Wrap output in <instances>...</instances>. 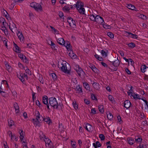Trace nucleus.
Returning a JSON list of instances; mask_svg holds the SVG:
<instances>
[{
	"label": "nucleus",
	"instance_id": "f257e3e1",
	"mask_svg": "<svg viewBox=\"0 0 148 148\" xmlns=\"http://www.w3.org/2000/svg\"><path fill=\"white\" fill-rule=\"evenodd\" d=\"M73 5L74 8H76L80 14H84L85 9L83 8L84 4L82 2L78 1L76 3V4L74 5Z\"/></svg>",
	"mask_w": 148,
	"mask_h": 148
},
{
	"label": "nucleus",
	"instance_id": "f03ea898",
	"mask_svg": "<svg viewBox=\"0 0 148 148\" xmlns=\"http://www.w3.org/2000/svg\"><path fill=\"white\" fill-rule=\"evenodd\" d=\"M49 104L54 109H58V103L56 100V98L55 97H51L49 99Z\"/></svg>",
	"mask_w": 148,
	"mask_h": 148
},
{
	"label": "nucleus",
	"instance_id": "7ed1b4c3",
	"mask_svg": "<svg viewBox=\"0 0 148 148\" xmlns=\"http://www.w3.org/2000/svg\"><path fill=\"white\" fill-rule=\"evenodd\" d=\"M74 69L77 71L78 75L81 78L85 76L86 74L79 65H75V66L74 67Z\"/></svg>",
	"mask_w": 148,
	"mask_h": 148
},
{
	"label": "nucleus",
	"instance_id": "20e7f679",
	"mask_svg": "<svg viewBox=\"0 0 148 148\" xmlns=\"http://www.w3.org/2000/svg\"><path fill=\"white\" fill-rule=\"evenodd\" d=\"M30 6L33 8L36 11H41L42 10V7L39 4L35 2L32 3L30 4Z\"/></svg>",
	"mask_w": 148,
	"mask_h": 148
},
{
	"label": "nucleus",
	"instance_id": "39448f33",
	"mask_svg": "<svg viewBox=\"0 0 148 148\" xmlns=\"http://www.w3.org/2000/svg\"><path fill=\"white\" fill-rule=\"evenodd\" d=\"M58 66L59 68H61V70L64 72L68 74H69L70 73V70L67 69L66 63L64 64L62 63L60 64V63H59Z\"/></svg>",
	"mask_w": 148,
	"mask_h": 148
},
{
	"label": "nucleus",
	"instance_id": "423d86ee",
	"mask_svg": "<svg viewBox=\"0 0 148 148\" xmlns=\"http://www.w3.org/2000/svg\"><path fill=\"white\" fill-rule=\"evenodd\" d=\"M67 21L70 27H74V26H76L75 21L73 20V19L71 17H68Z\"/></svg>",
	"mask_w": 148,
	"mask_h": 148
},
{
	"label": "nucleus",
	"instance_id": "0eeeda50",
	"mask_svg": "<svg viewBox=\"0 0 148 148\" xmlns=\"http://www.w3.org/2000/svg\"><path fill=\"white\" fill-rule=\"evenodd\" d=\"M48 98L47 96H44L42 97V102L45 105H46L47 108L48 110H50V108L49 106V103L48 102Z\"/></svg>",
	"mask_w": 148,
	"mask_h": 148
},
{
	"label": "nucleus",
	"instance_id": "6e6552de",
	"mask_svg": "<svg viewBox=\"0 0 148 148\" xmlns=\"http://www.w3.org/2000/svg\"><path fill=\"white\" fill-rule=\"evenodd\" d=\"M96 20L95 22H96L98 24H101L104 22L103 18L99 15H96L95 17Z\"/></svg>",
	"mask_w": 148,
	"mask_h": 148
},
{
	"label": "nucleus",
	"instance_id": "1a4fd4ad",
	"mask_svg": "<svg viewBox=\"0 0 148 148\" xmlns=\"http://www.w3.org/2000/svg\"><path fill=\"white\" fill-rule=\"evenodd\" d=\"M110 66L112 67V65L115 67H117L119 66L120 64V62L119 60H117L114 61H110Z\"/></svg>",
	"mask_w": 148,
	"mask_h": 148
},
{
	"label": "nucleus",
	"instance_id": "9d476101",
	"mask_svg": "<svg viewBox=\"0 0 148 148\" xmlns=\"http://www.w3.org/2000/svg\"><path fill=\"white\" fill-rule=\"evenodd\" d=\"M5 24H6L5 23H3L1 24V29L4 32V33L5 34H8V31L6 28L5 27Z\"/></svg>",
	"mask_w": 148,
	"mask_h": 148
},
{
	"label": "nucleus",
	"instance_id": "9b49d317",
	"mask_svg": "<svg viewBox=\"0 0 148 148\" xmlns=\"http://www.w3.org/2000/svg\"><path fill=\"white\" fill-rule=\"evenodd\" d=\"M32 122L35 126L40 127V122L39 120H37L34 119H33Z\"/></svg>",
	"mask_w": 148,
	"mask_h": 148
},
{
	"label": "nucleus",
	"instance_id": "f8f14e48",
	"mask_svg": "<svg viewBox=\"0 0 148 148\" xmlns=\"http://www.w3.org/2000/svg\"><path fill=\"white\" fill-rule=\"evenodd\" d=\"M18 56L21 60H23L24 62L27 63V58L24 55L20 53L18 54Z\"/></svg>",
	"mask_w": 148,
	"mask_h": 148
},
{
	"label": "nucleus",
	"instance_id": "ddd939ff",
	"mask_svg": "<svg viewBox=\"0 0 148 148\" xmlns=\"http://www.w3.org/2000/svg\"><path fill=\"white\" fill-rule=\"evenodd\" d=\"M75 90L79 93L82 94L83 93V91L82 87L80 86V85H78L75 87Z\"/></svg>",
	"mask_w": 148,
	"mask_h": 148
},
{
	"label": "nucleus",
	"instance_id": "4468645a",
	"mask_svg": "<svg viewBox=\"0 0 148 148\" xmlns=\"http://www.w3.org/2000/svg\"><path fill=\"white\" fill-rule=\"evenodd\" d=\"M14 107L16 113H18L19 112V108L18 103L16 102L14 103L13 105Z\"/></svg>",
	"mask_w": 148,
	"mask_h": 148
},
{
	"label": "nucleus",
	"instance_id": "2eb2a0df",
	"mask_svg": "<svg viewBox=\"0 0 148 148\" xmlns=\"http://www.w3.org/2000/svg\"><path fill=\"white\" fill-rule=\"evenodd\" d=\"M57 41L58 43L60 45H63L65 44V41L62 38H61L58 39H57Z\"/></svg>",
	"mask_w": 148,
	"mask_h": 148
},
{
	"label": "nucleus",
	"instance_id": "dca6fc26",
	"mask_svg": "<svg viewBox=\"0 0 148 148\" xmlns=\"http://www.w3.org/2000/svg\"><path fill=\"white\" fill-rule=\"evenodd\" d=\"M131 103L130 101L128 100H126L124 103V106L127 109L129 108L131 105Z\"/></svg>",
	"mask_w": 148,
	"mask_h": 148
},
{
	"label": "nucleus",
	"instance_id": "f3484780",
	"mask_svg": "<svg viewBox=\"0 0 148 148\" xmlns=\"http://www.w3.org/2000/svg\"><path fill=\"white\" fill-rule=\"evenodd\" d=\"M92 84L93 87L95 89L97 90H99L100 88V85L98 83L94 82Z\"/></svg>",
	"mask_w": 148,
	"mask_h": 148
},
{
	"label": "nucleus",
	"instance_id": "a211bd4d",
	"mask_svg": "<svg viewBox=\"0 0 148 148\" xmlns=\"http://www.w3.org/2000/svg\"><path fill=\"white\" fill-rule=\"evenodd\" d=\"M125 33L127 34L128 35H130V36L131 38L135 39H137L138 38V36L137 35L134 34L130 32L126 31Z\"/></svg>",
	"mask_w": 148,
	"mask_h": 148
},
{
	"label": "nucleus",
	"instance_id": "6ab92c4d",
	"mask_svg": "<svg viewBox=\"0 0 148 148\" xmlns=\"http://www.w3.org/2000/svg\"><path fill=\"white\" fill-rule=\"evenodd\" d=\"M83 85L87 90L90 91V88L89 84L87 82H84L83 83Z\"/></svg>",
	"mask_w": 148,
	"mask_h": 148
},
{
	"label": "nucleus",
	"instance_id": "aec40b11",
	"mask_svg": "<svg viewBox=\"0 0 148 148\" xmlns=\"http://www.w3.org/2000/svg\"><path fill=\"white\" fill-rule=\"evenodd\" d=\"M17 35L21 41L23 40V36L21 32H20V31H18V33L17 34Z\"/></svg>",
	"mask_w": 148,
	"mask_h": 148
},
{
	"label": "nucleus",
	"instance_id": "412c9836",
	"mask_svg": "<svg viewBox=\"0 0 148 148\" xmlns=\"http://www.w3.org/2000/svg\"><path fill=\"white\" fill-rule=\"evenodd\" d=\"M89 67L91 68L92 70L95 73L98 72V70L96 68L95 66L93 64H90Z\"/></svg>",
	"mask_w": 148,
	"mask_h": 148
},
{
	"label": "nucleus",
	"instance_id": "4be33fe9",
	"mask_svg": "<svg viewBox=\"0 0 148 148\" xmlns=\"http://www.w3.org/2000/svg\"><path fill=\"white\" fill-rule=\"evenodd\" d=\"M127 140L129 144L131 145H133L135 142L134 139L132 138H128Z\"/></svg>",
	"mask_w": 148,
	"mask_h": 148
},
{
	"label": "nucleus",
	"instance_id": "5701e85b",
	"mask_svg": "<svg viewBox=\"0 0 148 148\" xmlns=\"http://www.w3.org/2000/svg\"><path fill=\"white\" fill-rule=\"evenodd\" d=\"M127 8L129 9L132 10H135V11H137L136 10V8H135V7L134 5H132L131 4H128L127 5Z\"/></svg>",
	"mask_w": 148,
	"mask_h": 148
},
{
	"label": "nucleus",
	"instance_id": "b1692460",
	"mask_svg": "<svg viewBox=\"0 0 148 148\" xmlns=\"http://www.w3.org/2000/svg\"><path fill=\"white\" fill-rule=\"evenodd\" d=\"M44 140L46 143V145H47L48 146H49V145H51L52 144L51 141L48 138H45V139H44Z\"/></svg>",
	"mask_w": 148,
	"mask_h": 148
},
{
	"label": "nucleus",
	"instance_id": "393cba45",
	"mask_svg": "<svg viewBox=\"0 0 148 148\" xmlns=\"http://www.w3.org/2000/svg\"><path fill=\"white\" fill-rule=\"evenodd\" d=\"M43 120L45 122L47 123L48 124H49L52 123L51 120L49 117H46V118L43 119Z\"/></svg>",
	"mask_w": 148,
	"mask_h": 148
},
{
	"label": "nucleus",
	"instance_id": "a878e982",
	"mask_svg": "<svg viewBox=\"0 0 148 148\" xmlns=\"http://www.w3.org/2000/svg\"><path fill=\"white\" fill-rule=\"evenodd\" d=\"M108 52L107 50H106V51L103 50L101 51V53L103 58H105L107 56Z\"/></svg>",
	"mask_w": 148,
	"mask_h": 148
},
{
	"label": "nucleus",
	"instance_id": "bb28decb",
	"mask_svg": "<svg viewBox=\"0 0 148 148\" xmlns=\"http://www.w3.org/2000/svg\"><path fill=\"white\" fill-rule=\"evenodd\" d=\"M42 117L41 116V117L40 113L38 112L36 114V118L35 119L37 120H39L40 121L42 120Z\"/></svg>",
	"mask_w": 148,
	"mask_h": 148
},
{
	"label": "nucleus",
	"instance_id": "cd10ccee",
	"mask_svg": "<svg viewBox=\"0 0 148 148\" xmlns=\"http://www.w3.org/2000/svg\"><path fill=\"white\" fill-rule=\"evenodd\" d=\"M20 136H19L20 139L22 141L24 138V134L23 130H20L19 131Z\"/></svg>",
	"mask_w": 148,
	"mask_h": 148
},
{
	"label": "nucleus",
	"instance_id": "c85d7f7f",
	"mask_svg": "<svg viewBox=\"0 0 148 148\" xmlns=\"http://www.w3.org/2000/svg\"><path fill=\"white\" fill-rule=\"evenodd\" d=\"M64 46L66 47L68 51H70L71 50V46L69 42L68 41L66 44L64 45Z\"/></svg>",
	"mask_w": 148,
	"mask_h": 148
},
{
	"label": "nucleus",
	"instance_id": "c756f323",
	"mask_svg": "<svg viewBox=\"0 0 148 148\" xmlns=\"http://www.w3.org/2000/svg\"><path fill=\"white\" fill-rule=\"evenodd\" d=\"M14 46L15 48V50H14L15 51L18 53H20L21 51L19 47L15 43H14Z\"/></svg>",
	"mask_w": 148,
	"mask_h": 148
},
{
	"label": "nucleus",
	"instance_id": "7c9ffc66",
	"mask_svg": "<svg viewBox=\"0 0 148 148\" xmlns=\"http://www.w3.org/2000/svg\"><path fill=\"white\" fill-rule=\"evenodd\" d=\"M147 68L146 66L144 65H142L140 68V70L141 72L143 73H144L146 71V69Z\"/></svg>",
	"mask_w": 148,
	"mask_h": 148
},
{
	"label": "nucleus",
	"instance_id": "2f4dec72",
	"mask_svg": "<svg viewBox=\"0 0 148 148\" xmlns=\"http://www.w3.org/2000/svg\"><path fill=\"white\" fill-rule=\"evenodd\" d=\"M63 9L65 12H69L70 10V6L69 5H66L63 8Z\"/></svg>",
	"mask_w": 148,
	"mask_h": 148
},
{
	"label": "nucleus",
	"instance_id": "473e14b6",
	"mask_svg": "<svg viewBox=\"0 0 148 148\" xmlns=\"http://www.w3.org/2000/svg\"><path fill=\"white\" fill-rule=\"evenodd\" d=\"M89 16V18L91 21L95 22V20H96V19L95 18V15L93 14H90Z\"/></svg>",
	"mask_w": 148,
	"mask_h": 148
},
{
	"label": "nucleus",
	"instance_id": "72a5a7b5",
	"mask_svg": "<svg viewBox=\"0 0 148 148\" xmlns=\"http://www.w3.org/2000/svg\"><path fill=\"white\" fill-rule=\"evenodd\" d=\"M36 103L40 108L42 109L43 107V105H42L38 100H37L36 102Z\"/></svg>",
	"mask_w": 148,
	"mask_h": 148
},
{
	"label": "nucleus",
	"instance_id": "f704fd0d",
	"mask_svg": "<svg viewBox=\"0 0 148 148\" xmlns=\"http://www.w3.org/2000/svg\"><path fill=\"white\" fill-rule=\"evenodd\" d=\"M132 96L133 97V98L136 99H141V98L140 97L139 95L138 94H136L134 95H132Z\"/></svg>",
	"mask_w": 148,
	"mask_h": 148
},
{
	"label": "nucleus",
	"instance_id": "c9c22d12",
	"mask_svg": "<svg viewBox=\"0 0 148 148\" xmlns=\"http://www.w3.org/2000/svg\"><path fill=\"white\" fill-rule=\"evenodd\" d=\"M24 69L25 70L26 73L28 74L29 75H31V72L30 71L29 69L27 68V67H24Z\"/></svg>",
	"mask_w": 148,
	"mask_h": 148
},
{
	"label": "nucleus",
	"instance_id": "e433bc0d",
	"mask_svg": "<svg viewBox=\"0 0 148 148\" xmlns=\"http://www.w3.org/2000/svg\"><path fill=\"white\" fill-rule=\"evenodd\" d=\"M88 129L87 131L88 132H90L92 130V126L88 123H87Z\"/></svg>",
	"mask_w": 148,
	"mask_h": 148
},
{
	"label": "nucleus",
	"instance_id": "4c0bfd02",
	"mask_svg": "<svg viewBox=\"0 0 148 148\" xmlns=\"http://www.w3.org/2000/svg\"><path fill=\"white\" fill-rule=\"evenodd\" d=\"M8 123L10 127H11L14 125V121L12 120L11 119H10V121L8 120Z\"/></svg>",
	"mask_w": 148,
	"mask_h": 148
},
{
	"label": "nucleus",
	"instance_id": "58836bf2",
	"mask_svg": "<svg viewBox=\"0 0 148 148\" xmlns=\"http://www.w3.org/2000/svg\"><path fill=\"white\" fill-rule=\"evenodd\" d=\"M12 97L14 99L16 98L17 96V93L15 90L12 91Z\"/></svg>",
	"mask_w": 148,
	"mask_h": 148
},
{
	"label": "nucleus",
	"instance_id": "ea45409f",
	"mask_svg": "<svg viewBox=\"0 0 148 148\" xmlns=\"http://www.w3.org/2000/svg\"><path fill=\"white\" fill-rule=\"evenodd\" d=\"M95 56L96 58L100 61H102L103 60V58H102V57L99 56L97 54H95Z\"/></svg>",
	"mask_w": 148,
	"mask_h": 148
},
{
	"label": "nucleus",
	"instance_id": "a19ab883",
	"mask_svg": "<svg viewBox=\"0 0 148 148\" xmlns=\"http://www.w3.org/2000/svg\"><path fill=\"white\" fill-rule=\"evenodd\" d=\"M5 67L6 69L9 72H10L11 71L12 68L11 66L8 64H5Z\"/></svg>",
	"mask_w": 148,
	"mask_h": 148
},
{
	"label": "nucleus",
	"instance_id": "79ce46f5",
	"mask_svg": "<svg viewBox=\"0 0 148 148\" xmlns=\"http://www.w3.org/2000/svg\"><path fill=\"white\" fill-rule=\"evenodd\" d=\"M69 56L71 58H76V55L73 53V51H72L71 53V52L69 53Z\"/></svg>",
	"mask_w": 148,
	"mask_h": 148
},
{
	"label": "nucleus",
	"instance_id": "37998d69",
	"mask_svg": "<svg viewBox=\"0 0 148 148\" xmlns=\"http://www.w3.org/2000/svg\"><path fill=\"white\" fill-rule=\"evenodd\" d=\"M18 77L19 78V79L21 80V82L23 83L25 81V79L23 77V75L22 74H20L19 75V76H18Z\"/></svg>",
	"mask_w": 148,
	"mask_h": 148
},
{
	"label": "nucleus",
	"instance_id": "c03bdc74",
	"mask_svg": "<svg viewBox=\"0 0 148 148\" xmlns=\"http://www.w3.org/2000/svg\"><path fill=\"white\" fill-rule=\"evenodd\" d=\"M107 35L111 38H113L114 37V34L111 32H108L107 33Z\"/></svg>",
	"mask_w": 148,
	"mask_h": 148
},
{
	"label": "nucleus",
	"instance_id": "a18cd8bd",
	"mask_svg": "<svg viewBox=\"0 0 148 148\" xmlns=\"http://www.w3.org/2000/svg\"><path fill=\"white\" fill-rule=\"evenodd\" d=\"M103 106V105H100L99 106V111L103 113L104 112Z\"/></svg>",
	"mask_w": 148,
	"mask_h": 148
},
{
	"label": "nucleus",
	"instance_id": "49530a36",
	"mask_svg": "<svg viewBox=\"0 0 148 148\" xmlns=\"http://www.w3.org/2000/svg\"><path fill=\"white\" fill-rule=\"evenodd\" d=\"M135 140L136 142H140L142 140L141 138L138 137H135Z\"/></svg>",
	"mask_w": 148,
	"mask_h": 148
},
{
	"label": "nucleus",
	"instance_id": "de8ad7c7",
	"mask_svg": "<svg viewBox=\"0 0 148 148\" xmlns=\"http://www.w3.org/2000/svg\"><path fill=\"white\" fill-rule=\"evenodd\" d=\"M39 137L40 139H43L44 140V139H45V138H46L45 135L42 132L41 134H39Z\"/></svg>",
	"mask_w": 148,
	"mask_h": 148
},
{
	"label": "nucleus",
	"instance_id": "09e8293b",
	"mask_svg": "<svg viewBox=\"0 0 148 148\" xmlns=\"http://www.w3.org/2000/svg\"><path fill=\"white\" fill-rule=\"evenodd\" d=\"M127 45L128 47L132 48H133L135 46V44L133 42H131L130 43L128 44Z\"/></svg>",
	"mask_w": 148,
	"mask_h": 148
},
{
	"label": "nucleus",
	"instance_id": "8fccbe9b",
	"mask_svg": "<svg viewBox=\"0 0 148 148\" xmlns=\"http://www.w3.org/2000/svg\"><path fill=\"white\" fill-rule=\"evenodd\" d=\"M107 117L109 120H111L113 118V116L111 113L109 112L107 114Z\"/></svg>",
	"mask_w": 148,
	"mask_h": 148
},
{
	"label": "nucleus",
	"instance_id": "3c124183",
	"mask_svg": "<svg viewBox=\"0 0 148 148\" xmlns=\"http://www.w3.org/2000/svg\"><path fill=\"white\" fill-rule=\"evenodd\" d=\"M147 146L146 145L140 144L137 148H146Z\"/></svg>",
	"mask_w": 148,
	"mask_h": 148
},
{
	"label": "nucleus",
	"instance_id": "603ef678",
	"mask_svg": "<svg viewBox=\"0 0 148 148\" xmlns=\"http://www.w3.org/2000/svg\"><path fill=\"white\" fill-rule=\"evenodd\" d=\"M73 107L76 110L78 108V104L76 103V102L74 101L73 103Z\"/></svg>",
	"mask_w": 148,
	"mask_h": 148
},
{
	"label": "nucleus",
	"instance_id": "864d4df0",
	"mask_svg": "<svg viewBox=\"0 0 148 148\" xmlns=\"http://www.w3.org/2000/svg\"><path fill=\"white\" fill-rule=\"evenodd\" d=\"M138 17L143 19H145L146 18V16L141 14H138Z\"/></svg>",
	"mask_w": 148,
	"mask_h": 148
},
{
	"label": "nucleus",
	"instance_id": "5fc2aeb1",
	"mask_svg": "<svg viewBox=\"0 0 148 148\" xmlns=\"http://www.w3.org/2000/svg\"><path fill=\"white\" fill-rule=\"evenodd\" d=\"M76 143L75 142L73 141H71V145L72 147L73 148H76Z\"/></svg>",
	"mask_w": 148,
	"mask_h": 148
},
{
	"label": "nucleus",
	"instance_id": "6e6d98bb",
	"mask_svg": "<svg viewBox=\"0 0 148 148\" xmlns=\"http://www.w3.org/2000/svg\"><path fill=\"white\" fill-rule=\"evenodd\" d=\"M51 75L53 80H55L56 79L57 76L55 73H52Z\"/></svg>",
	"mask_w": 148,
	"mask_h": 148
},
{
	"label": "nucleus",
	"instance_id": "4d7b16f0",
	"mask_svg": "<svg viewBox=\"0 0 148 148\" xmlns=\"http://www.w3.org/2000/svg\"><path fill=\"white\" fill-rule=\"evenodd\" d=\"M99 137L100 138L101 140H104L105 139V137L102 134H100L99 135Z\"/></svg>",
	"mask_w": 148,
	"mask_h": 148
},
{
	"label": "nucleus",
	"instance_id": "13d9d810",
	"mask_svg": "<svg viewBox=\"0 0 148 148\" xmlns=\"http://www.w3.org/2000/svg\"><path fill=\"white\" fill-rule=\"evenodd\" d=\"M0 22L1 23H7L5 21V18L2 17H0Z\"/></svg>",
	"mask_w": 148,
	"mask_h": 148
},
{
	"label": "nucleus",
	"instance_id": "bf43d9fd",
	"mask_svg": "<svg viewBox=\"0 0 148 148\" xmlns=\"http://www.w3.org/2000/svg\"><path fill=\"white\" fill-rule=\"evenodd\" d=\"M8 21L11 20V18L10 16L9 15L8 13V14H5V15H4Z\"/></svg>",
	"mask_w": 148,
	"mask_h": 148
},
{
	"label": "nucleus",
	"instance_id": "052dcab7",
	"mask_svg": "<svg viewBox=\"0 0 148 148\" xmlns=\"http://www.w3.org/2000/svg\"><path fill=\"white\" fill-rule=\"evenodd\" d=\"M39 81H40V82L42 83V84H43L44 83V80L43 79V77L41 75L40 76H39Z\"/></svg>",
	"mask_w": 148,
	"mask_h": 148
},
{
	"label": "nucleus",
	"instance_id": "680f3d73",
	"mask_svg": "<svg viewBox=\"0 0 148 148\" xmlns=\"http://www.w3.org/2000/svg\"><path fill=\"white\" fill-rule=\"evenodd\" d=\"M103 27L104 28L106 29H107L109 28V26L107 25L106 23H104V24H103Z\"/></svg>",
	"mask_w": 148,
	"mask_h": 148
},
{
	"label": "nucleus",
	"instance_id": "e2e57ef3",
	"mask_svg": "<svg viewBox=\"0 0 148 148\" xmlns=\"http://www.w3.org/2000/svg\"><path fill=\"white\" fill-rule=\"evenodd\" d=\"M95 144V145L97 146L98 147H100L101 145V143L98 141H97Z\"/></svg>",
	"mask_w": 148,
	"mask_h": 148
},
{
	"label": "nucleus",
	"instance_id": "0e129e2a",
	"mask_svg": "<svg viewBox=\"0 0 148 148\" xmlns=\"http://www.w3.org/2000/svg\"><path fill=\"white\" fill-rule=\"evenodd\" d=\"M91 98L92 100H97V99L96 96L95 95H94L92 94H91Z\"/></svg>",
	"mask_w": 148,
	"mask_h": 148
},
{
	"label": "nucleus",
	"instance_id": "69168bd1",
	"mask_svg": "<svg viewBox=\"0 0 148 148\" xmlns=\"http://www.w3.org/2000/svg\"><path fill=\"white\" fill-rule=\"evenodd\" d=\"M23 145V148H28V147L27 146L26 143L25 142V141H23L22 143Z\"/></svg>",
	"mask_w": 148,
	"mask_h": 148
},
{
	"label": "nucleus",
	"instance_id": "338daca9",
	"mask_svg": "<svg viewBox=\"0 0 148 148\" xmlns=\"http://www.w3.org/2000/svg\"><path fill=\"white\" fill-rule=\"evenodd\" d=\"M108 99H109L111 101H112L113 99H114V98L113 97H112V96L111 95H108Z\"/></svg>",
	"mask_w": 148,
	"mask_h": 148
},
{
	"label": "nucleus",
	"instance_id": "774afa93",
	"mask_svg": "<svg viewBox=\"0 0 148 148\" xmlns=\"http://www.w3.org/2000/svg\"><path fill=\"white\" fill-rule=\"evenodd\" d=\"M51 46V47L52 49H53L54 50L56 49V45L53 42Z\"/></svg>",
	"mask_w": 148,
	"mask_h": 148
}]
</instances>
